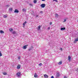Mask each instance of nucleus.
<instances>
[{"instance_id":"nucleus-9","label":"nucleus","mask_w":78,"mask_h":78,"mask_svg":"<svg viewBox=\"0 0 78 78\" xmlns=\"http://www.w3.org/2000/svg\"><path fill=\"white\" fill-rule=\"evenodd\" d=\"M44 77H45V78H48V75H47L46 74H45L44 75Z\"/></svg>"},{"instance_id":"nucleus-35","label":"nucleus","mask_w":78,"mask_h":78,"mask_svg":"<svg viewBox=\"0 0 78 78\" xmlns=\"http://www.w3.org/2000/svg\"><path fill=\"white\" fill-rule=\"evenodd\" d=\"M18 59H20V57H19L18 58Z\"/></svg>"},{"instance_id":"nucleus-14","label":"nucleus","mask_w":78,"mask_h":78,"mask_svg":"<svg viewBox=\"0 0 78 78\" xmlns=\"http://www.w3.org/2000/svg\"><path fill=\"white\" fill-rule=\"evenodd\" d=\"M9 30L10 31V32H12V31L13 30V29H12V28H10Z\"/></svg>"},{"instance_id":"nucleus-5","label":"nucleus","mask_w":78,"mask_h":78,"mask_svg":"<svg viewBox=\"0 0 78 78\" xmlns=\"http://www.w3.org/2000/svg\"><path fill=\"white\" fill-rule=\"evenodd\" d=\"M14 12H16V13H19V10L17 9H16L14 11Z\"/></svg>"},{"instance_id":"nucleus-13","label":"nucleus","mask_w":78,"mask_h":78,"mask_svg":"<svg viewBox=\"0 0 78 78\" xmlns=\"http://www.w3.org/2000/svg\"><path fill=\"white\" fill-rule=\"evenodd\" d=\"M77 41H78V38L75 39V41H74V42L76 43V42H77Z\"/></svg>"},{"instance_id":"nucleus-34","label":"nucleus","mask_w":78,"mask_h":78,"mask_svg":"<svg viewBox=\"0 0 78 78\" xmlns=\"http://www.w3.org/2000/svg\"><path fill=\"white\" fill-rule=\"evenodd\" d=\"M60 50H61V51H62V48H61L60 49Z\"/></svg>"},{"instance_id":"nucleus-27","label":"nucleus","mask_w":78,"mask_h":78,"mask_svg":"<svg viewBox=\"0 0 78 78\" xmlns=\"http://www.w3.org/2000/svg\"><path fill=\"white\" fill-rule=\"evenodd\" d=\"M31 50H32V48H29V49H28V51H30Z\"/></svg>"},{"instance_id":"nucleus-10","label":"nucleus","mask_w":78,"mask_h":78,"mask_svg":"<svg viewBox=\"0 0 78 78\" xmlns=\"http://www.w3.org/2000/svg\"><path fill=\"white\" fill-rule=\"evenodd\" d=\"M60 29H61V30L62 31V30H66V28H65V27H63V28L62 27Z\"/></svg>"},{"instance_id":"nucleus-33","label":"nucleus","mask_w":78,"mask_h":78,"mask_svg":"<svg viewBox=\"0 0 78 78\" xmlns=\"http://www.w3.org/2000/svg\"><path fill=\"white\" fill-rule=\"evenodd\" d=\"M50 25H52V22H50Z\"/></svg>"},{"instance_id":"nucleus-12","label":"nucleus","mask_w":78,"mask_h":78,"mask_svg":"<svg viewBox=\"0 0 78 78\" xmlns=\"http://www.w3.org/2000/svg\"><path fill=\"white\" fill-rule=\"evenodd\" d=\"M20 65H18L17 66V69H20Z\"/></svg>"},{"instance_id":"nucleus-4","label":"nucleus","mask_w":78,"mask_h":78,"mask_svg":"<svg viewBox=\"0 0 78 78\" xmlns=\"http://www.w3.org/2000/svg\"><path fill=\"white\" fill-rule=\"evenodd\" d=\"M38 31L41 30V26H39L37 28Z\"/></svg>"},{"instance_id":"nucleus-37","label":"nucleus","mask_w":78,"mask_h":78,"mask_svg":"<svg viewBox=\"0 0 78 78\" xmlns=\"http://www.w3.org/2000/svg\"><path fill=\"white\" fill-rule=\"evenodd\" d=\"M42 2H44V1H45V0H41Z\"/></svg>"},{"instance_id":"nucleus-1","label":"nucleus","mask_w":78,"mask_h":78,"mask_svg":"<svg viewBox=\"0 0 78 78\" xmlns=\"http://www.w3.org/2000/svg\"><path fill=\"white\" fill-rule=\"evenodd\" d=\"M20 74H21V73L20 72H18L16 74V76L18 77H19L20 76Z\"/></svg>"},{"instance_id":"nucleus-16","label":"nucleus","mask_w":78,"mask_h":78,"mask_svg":"<svg viewBox=\"0 0 78 78\" xmlns=\"http://www.w3.org/2000/svg\"><path fill=\"white\" fill-rule=\"evenodd\" d=\"M22 11L23 12H26V10H25V9H23Z\"/></svg>"},{"instance_id":"nucleus-36","label":"nucleus","mask_w":78,"mask_h":78,"mask_svg":"<svg viewBox=\"0 0 78 78\" xmlns=\"http://www.w3.org/2000/svg\"><path fill=\"white\" fill-rule=\"evenodd\" d=\"M29 5L30 6H32V4H29Z\"/></svg>"},{"instance_id":"nucleus-18","label":"nucleus","mask_w":78,"mask_h":78,"mask_svg":"<svg viewBox=\"0 0 78 78\" xmlns=\"http://www.w3.org/2000/svg\"><path fill=\"white\" fill-rule=\"evenodd\" d=\"M56 76H60V75H59V73H58L56 74Z\"/></svg>"},{"instance_id":"nucleus-31","label":"nucleus","mask_w":78,"mask_h":78,"mask_svg":"<svg viewBox=\"0 0 78 78\" xmlns=\"http://www.w3.org/2000/svg\"><path fill=\"white\" fill-rule=\"evenodd\" d=\"M63 78H67V76H65Z\"/></svg>"},{"instance_id":"nucleus-22","label":"nucleus","mask_w":78,"mask_h":78,"mask_svg":"<svg viewBox=\"0 0 78 78\" xmlns=\"http://www.w3.org/2000/svg\"><path fill=\"white\" fill-rule=\"evenodd\" d=\"M55 17H58V14L55 13Z\"/></svg>"},{"instance_id":"nucleus-21","label":"nucleus","mask_w":78,"mask_h":78,"mask_svg":"<svg viewBox=\"0 0 78 78\" xmlns=\"http://www.w3.org/2000/svg\"><path fill=\"white\" fill-rule=\"evenodd\" d=\"M3 75H7V73H6L4 72L3 73Z\"/></svg>"},{"instance_id":"nucleus-2","label":"nucleus","mask_w":78,"mask_h":78,"mask_svg":"<svg viewBox=\"0 0 78 78\" xmlns=\"http://www.w3.org/2000/svg\"><path fill=\"white\" fill-rule=\"evenodd\" d=\"M41 6L42 8H45V4H42L41 5Z\"/></svg>"},{"instance_id":"nucleus-26","label":"nucleus","mask_w":78,"mask_h":78,"mask_svg":"<svg viewBox=\"0 0 78 78\" xmlns=\"http://www.w3.org/2000/svg\"><path fill=\"white\" fill-rule=\"evenodd\" d=\"M34 3H37V1H36V0H34Z\"/></svg>"},{"instance_id":"nucleus-24","label":"nucleus","mask_w":78,"mask_h":78,"mask_svg":"<svg viewBox=\"0 0 78 78\" xmlns=\"http://www.w3.org/2000/svg\"><path fill=\"white\" fill-rule=\"evenodd\" d=\"M10 6V5H5L6 7H9V6Z\"/></svg>"},{"instance_id":"nucleus-28","label":"nucleus","mask_w":78,"mask_h":78,"mask_svg":"<svg viewBox=\"0 0 78 78\" xmlns=\"http://www.w3.org/2000/svg\"><path fill=\"white\" fill-rule=\"evenodd\" d=\"M53 1L54 2L55 1V2H58V0H53Z\"/></svg>"},{"instance_id":"nucleus-15","label":"nucleus","mask_w":78,"mask_h":78,"mask_svg":"<svg viewBox=\"0 0 78 78\" xmlns=\"http://www.w3.org/2000/svg\"><path fill=\"white\" fill-rule=\"evenodd\" d=\"M9 11H12V9L10 7L9 8Z\"/></svg>"},{"instance_id":"nucleus-38","label":"nucleus","mask_w":78,"mask_h":78,"mask_svg":"<svg viewBox=\"0 0 78 78\" xmlns=\"http://www.w3.org/2000/svg\"><path fill=\"white\" fill-rule=\"evenodd\" d=\"M48 29H50V27H49V28H48Z\"/></svg>"},{"instance_id":"nucleus-11","label":"nucleus","mask_w":78,"mask_h":78,"mask_svg":"<svg viewBox=\"0 0 78 78\" xmlns=\"http://www.w3.org/2000/svg\"><path fill=\"white\" fill-rule=\"evenodd\" d=\"M0 33H1V34H4L5 32L3 31V30H1L0 31Z\"/></svg>"},{"instance_id":"nucleus-6","label":"nucleus","mask_w":78,"mask_h":78,"mask_svg":"<svg viewBox=\"0 0 78 78\" xmlns=\"http://www.w3.org/2000/svg\"><path fill=\"white\" fill-rule=\"evenodd\" d=\"M26 23H27V21H25V22H24L23 23V27H25V24H26Z\"/></svg>"},{"instance_id":"nucleus-23","label":"nucleus","mask_w":78,"mask_h":78,"mask_svg":"<svg viewBox=\"0 0 78 78\" xmlns=\"http://www.w3.org/2000/svg\"><path fill=\"white\" fill-rule=\"evenodd\" d=\"M39 66H42V63H40V64H39Z\"/></svg>"},{"instance_id":"nucleus-7","label":"nucleus","mask_w":78,"mask_h":78,"mask_svg":"<svg viewBox=\"0 0 78 78\" xmlns=\"http://www.w3.org/2000/svg\"><path fill=\"white\" fill-rule=\"evenodd\" d=\"M68 60L69 61H70V59H71V57L70 56H69L68 57Z\"/></svg>"},{"instance_id":"nucleus-8","label":"nucleus","mask_w":78,"mask_h":78,"mask_svg":"<svg viewBox=\"0 0 78 78\" xmlns=\"http://www.w3.org/2000/svg\"><path fill=\"white\" fill-rule=\"evenodd\" d=\"M34 77H35V78H37V74L36 73H35Z\"/></svg>"},{"instance_id":"nucleus-17","label":"nucleus","mask_w":78,"mask_h":78,"mask_svg":"<svg viewBox=\"0 0 78 78\" xmlns=\"http://www.w3.org/2000/svg\"><path fill=\"white\" fill-rule=\"evenodd\" d=\"M3 17L4 18H6L7 17H8V16H7V15H5Z\"/></svg>"},{"instance_id":"nucleus-20","label":"nucleus","mask_w":78,"mask_h":78,"mask_svg":"<svg viewBox=\"0 0 78 78\" xmlns=\"http://www.w3.org/2000/svg\"><path fill=\"white\" fill-rule=\"evenodd\" d=\"M58 64L60 65L61 64H62V62H60L58 63Z\"/></svg>"},{"instance_id":"nucleus-30","label":"nucleus","mask_w":78,"mask_h":78,"mask_svg":"<svg viewBox=\"0 0 78 78\" xmlns=\"http://www.w3.org/2000/svg\"><path fill=\"white\" fill-rule=\"evenodd\" d=\"M37 17H38V16L37 15H36L35 16V18H37Z\"/></svg>"},{"instance_id":"nucleus-3","label":"nucleus","mask_w":78,"mask_h":78,"mask_svg":"<svg viewBox=\"0 0 78 78\" xmlns=\"http://www.w3.org/2000/svg\"><path fill=\"white\" fill-rule=\"evenodd\" d=\"M28 44L24 46L23 47V49H26V48H27V47H28Z\"/></svg>"},{"instance_id":"nucleus-32","label":"nucleus","mask_w":78,"mask_h":78,"mask_svg":"<svg viewBox=\"0 0 78 78\" xmlns=\"http://www.w3.org/2000/svg\"><path fill=\"white\" fill-rule=\"evenodd\" d=\"M43 12H42V11H41L40 12V13H41V14H42V13Z\"/></svg>"},{"instance_id":"nucleus-29","label":"nucleus","mask_w":78,"mask_h":78,"mask_svg":"<svg viewBox=\"0 0 78 78\" xmlns=\"http://www.w3.org/2000/svg\"><path fill=\"white\" fill-rule=\"evenodd\" d=\"M66 22V20L65 19L64 21L63 22V23H64V22Z\"/></svg>"},{"instance_id":"nucleus-25","label":"nucleus","mask_w":78,"mask_h":78,"mask_svg":"<svg viewBox=\"0 0 78 78\" xmlns=\"http://www.w3.org/2000/svg\"><path fill=\"white\" fill-rule=\"evenodd\" d=\"M2 56V53L1 51H0V57Z\"/></svg>"},{"instance_id":"nucleus-19","label":"nucleus","mask_w":78,"mask_h":78,"mask_svg":"<svg viewBox=\"0 0 78 78\" xmlns=\"http://www.w3.org/2000/svg\"><path fill=\"white\" fill-rule=\"evenodd\" d=\"M12 33L13 34H15L16 33V31H13L12 32Z\"/></svg>"}]
</instances>
